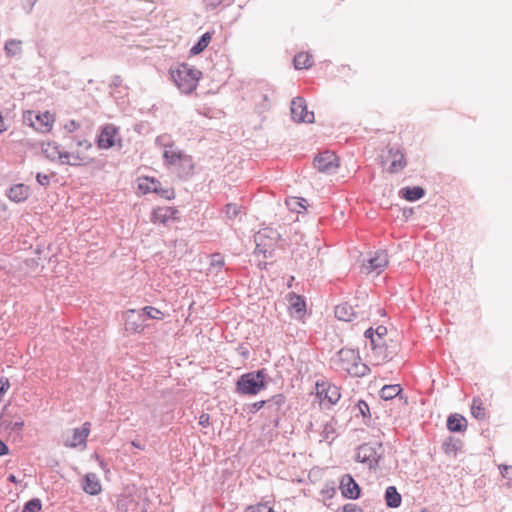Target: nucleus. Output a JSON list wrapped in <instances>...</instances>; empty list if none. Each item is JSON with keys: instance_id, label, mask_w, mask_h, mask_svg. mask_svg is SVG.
I'll return each instance as SVG.
<instances>
[{"instance_id": "obj_1", "label": "nucleus", "mask_w": 512, "mask_h": 512, "mask_svg": "<svg viewBox=\"0 0 512 512\" xmlns=\"http://www.w3.org/2000/svg\"><path fill=\"white\" fill-rule=\"evenodd\" d=\"M267 370L265 368L246 372L239 376L235 384V392L239 395L255 396L267 387Z\"/></svg>"}, {"instance_id": "obj_2", "label": "nucleus", "mask_w": 512, "mask_h": 512, "mask_svg": "<svg viewBox=\"0 0 512 512\" xmlns=\"http://www.w3.org/2000/svg\"><path fill=\"white\" fill-rule=\"evenodd\" d=\"M171 79L184 94L192 93L202 76V72L187 63H181L176 68L169 70Z\"/></svg>"}, {"instance_id": "obj_3", "label": "nucleus", "mask_w": 512, "mask_h": 512, "mask_svg": "<svg viewBox=\"0 0 512 512\" xmlns=\"http://www.w3.org/2000/svg\"><path fill=\"white\" fill-rule=\"evenodd\" d=\"M383 457V446L380 442L363 443L357 448L356 461L367 465L369 470H376Z\"/></svg>"}, {"instance_id": "obj_4", "label": "nucleus", "mask_w": 512, "mask_h": 512, "mask_svg": "<svg viewBox=\"0 0 512 512\" xmlns=\"http://www.w3.org/2000/svg\"><path fill=\"white\" fill-rule=\"evenodd\" d=\"M42 152L44 155L54 161L58 160L61 164L70 166H79L82 158L79 153L73 154L67 151L61 152L59 145L56 142H48L42 145Z\"/></svg>"}, {"instance_id": "obj_5", "label": "nucleus", "mask_w": 512, "mask_h": 512, "mask_svg": "<svg viewBox=\"0 0 512 512\" xmlns=\"http://www.w3.org/2000/svg\"><path fill=\"white\" fill-rule=\"evenodd\" d=\"M118 143L122 147V139L119 136V128L107 123L100 127L99 134L96 137V145L99 149L108 150Z\"/></svg>"}, {"instance_id": "obj_6", "label": "nucleus", "mask_w": 512, "mask_h": 512, "mask_svg": "<svg viewBox=\"0 0 512 512\" xmlns=\"http://www.w3.org/2000/svg\"><path fill=\"white\" fill-rule=\"evenodd\" d=\"M138 189L143 194L156 193L166 200H172L175 198L174 189L171 187H162L161 182L154 177L139 178Z\"/></svg>"}, {"instance_id": "obj_7", "label": "nucleus", "mask_w": 512, "mask_h": 512, "mask_svg": "<svg viewBox=\"0 0 512 512\" xmlns=\"http://www.w3.org/2000/svg\"><path fill=\"white\" fill-rule=\"evenodd\" d=\"M291 117L295 122L313 123L314 112L308 111L306 101L303 97L297 96L291 101Z\"/></svg>"}, {"instance_id": "obj_8", "label": "nucleus", "mask_w": 512, "mask_h": 512, "mask_svg": "<svg viewBox=\"0 0 512 512\" xmlns=\"http://www.w3.org/2000/svg\"><path fill=\"white\" fill-rule=\"evenodd\" d=\"M339 489L346 499L356 500L361 496V487L350 474L341 477Z\"/></svg>"}, {"instance_id": "obj_9", "label": "nucleus", "mask_w": 512, "mask_h": 512, "mask_svg": "<svg viewBox=\"0 0 512 512\" xmlns=\"http://www.w3.org/2000/svg\"><path fill=\"white\" fill-rule=\"evenodd\" d=\"M125 330L130 333H140L145 328V319L139 310L129 309L123 314Z\"/></svg>"}, {"instance_id": "obj_10", "label": "nucleus", "mask_w": 512, "mask_h": 512, "mask_svg": "<svg viewBox=\"0 0 512 512\" xmlns=\"http://www.w3.org/2000/svg\"><path fill=\"white\" fill-rule=\"evenodd\" d=\"M313 165L319 172L331 173L338 167L337 157L335 154L325 151L314 158Z\"/></svg>"}, {"instance_id": "obj_11", "label": "nucleus", "mask_w": 512, "mask_h": 512, "mask_svg": "<svg viewBox=\"0 0 512 512\" xmlns=\"http://www.w3.org/2000/svg\"><path fill=\"white\" fill-rule=\"evenodd\" d=\"M179 211L175 207H157L151 212L150 221L153 224L166 225L169 220L176 219Z\"/></svg>"}, {"instance_id": "obj_12", "label": "nucleus", "mask_w": 512, "mask_h": 512, "mask_svg": "<svg viewBox=\"0 0 512 512\" xmlns=\"http://www.w3.org/2000/svg\"><path fill=\"white\" fill-rule=\"evenodd\" d=\"M388 155L392 159L388 168L390 173L395 174L406 167L407 161L402 150L395 147H389Z\"/></svg>"}, {"instance_id": "obj_13", "label": "nucleus", "mask_w": 512, "mask_h": 512, "mask_svg": "<svg viewBox=\"0 0 512 512\" xmlns=\"http://www.w3.org/2000/svg\"><path fill=\"white\" fill-rule=\"evenodd\" d=\"M335 317L338 320L351 322L358 318L364 319V315L359 316V312L356 311L350 304L342 303L335 307Z\"/></svg>"}, {"instance_id": "obj_14", "label": "nucleus", "mask_w": 512, "mask_h": 512, "mask_svg": "<svg viewBox=\"0 0 512 512\" xmlns=\"http://www.w3.org/2000/svg\"><path fill=\"white\" fill-rule=\"evenodd\" d=\"M288 296L291 315L296 319H302L306 313L305 298L294 292L290 293Z\"/></svg>"}, {"instance_id": "obj_15", "label": "nucleus", "mask_w": 512, "mask_h": 512, "mask_svg": "<svg viewBox=\"0 0 512 512\" xmlns=\"http://www.w3.org/2000/svg\"><path fill=\"white\" fill-rule=\"evenodd\" d=\"M388 255L385 250L375 252V255L368 259L367 265H364L368 272H381L388 265Z\"/></svg>"}, {"instance_id": "obj_16", "label": "nucleus", "mask_w": 512, "mask_h": 512, "mask_svg": "<svg viewBox=\"0 0 512 512\" xmlns=\"http://www.w3.org/2000/svg\"><path fill=\"white\" fill-rule=\"evenodd\" d=\"M6 196L15 203L25 201L30 195V188L23 184L18 183L11 186L6 192Z\"/></svg>"}, {"instance_id": "obj_17", "label": "nucleus", "mask_w": 512, "mask_h": 512, "mask_svg": "<svg viewBox=\"0 0 512 512\" xmlns=\"http://www.w3.org/2000/svg\"><path fill=\"white\" fill-rule=\"evenodd\" d=\"M82 489L85 493L93 496L98 495L101 492L102 487L95 473H87L83 477Z\"/></svg>"}, {"instance_id": "obj_18", "label": "nucleus", "mask_w": 512, "mask_h": 512, "mask_svg": "<svg viewBox=\"0 0 512 512\" xmlns=\"http://www.w3.org/2000/svg\"><path fill=\"white\" fill-rule=\"evenodd\" d=\"M178 176L182 179L191 177L194 173V161L192 156L184 153L177 165Z\"/></svg>"}, {"instance_id": "obj_19", "label": "nucleus", "mask_w": 512, "mask_h": 512, "mask_svg": "<svg viewBox=\"0 0 512 512\" xmlns=\"http://www.w3.org/2000/svg\"><path fill=\"white\" fill-rule=\"evenodd\" d=\"M90 433V423L85 422L81 427L73 429L72 440L66 445L76 447L78 445H86V439Z\"/></svg>"}, {"instance_id": "obj_20", "label": "nucleus", "mask_w": 512, "mask_h": 512, "mask_svg": "<svg viewBox=\"0 0 512 512\" xmlns=\"http://www.w3.org/2000/svg\"><path fill=\"white\" fill-rule=\"evenodd\" d=\"M447 429L453 433H462L467 429V420L464 416L454 413L447 418Z\"/></svg>"}, {"instance_id": "obj_21", "label": "nucleus", "mask_w": 512, "mask_h": 512, "mask_svg": "<svg viewBox=\"0 0 512 512\" xmlns=\"http://www.w3.org/2000/svg\"><path fill=\"white\" fill-rule=\"evenodd\" d=\"M183 154L184 152L176 148L173 143L165 145V150L163 152L164 163L167 166L175 167Z\"/></svg>"}, {"instance_id": "obj_22", "label": "nucleus", "mask_w": 512, "mask_h": 512, "mask_svg": "<svg viewBox=\"0 0 512 512\" xmlns=\"http://www.w3.org/2000/svg\"><path fill=\"white\" fill-rule=\"evenodd\" d=\"M399 195L409 202H415L424 197L425 189L421 186H406L400 189Z\"/></svg>"}, {"instance_id": "obj_23", "label": "nucleus", "mask_w": 512, "mask_h": 512, "mask_svg": "<svg viewBox=\"0 0 512 512\" xmlns=\"http://www.w3.org/2000/svg\"><path fill=\"white\" fill-rule=\"evenodd\" d=\"M36 115H38V118H35L34 123L35 130L40 131L42 133L50 131L52 124L54 122L53 115L50 114L49 111H45L44 113L36 112Z\"/></svg>"}, {"instance_id": "obj_24", "label": "nucleus", "mask_w": 512, "mask_h": 512, "mask_svg": "<svg viewBox=\"0 0 512 512\" xmlns=\"http://www.w3.org/2000/svg\"><path fill=\"white\" fill-rule=\"evenodd\" d=\"M338 357L342 364V369L344 366L353 365L355 362H359L360 355L358 350L350 349V348H342L338 351Z\"/></svg>"}, {"instance_id": "obj_25", "label": "nucleus", "mask_w": 512, "mask_h": 512, "mask_svg": "<svg viewBox=\"0 0 512 512\" xmlns=\"http://www.w3.org/2000/svg\"><path fill=\"white\" fill-rule=\"evenodd\" d=\"M384 499L387 507L398 508L402 503V496L395 486H388L385 490Z\"/></svg>"}, {"instance_id": "obj_26", "label": "nucleus", "mask_w": 512, "mask_h": 512, "mask_svg": "<svg viewBox=\"0 0 512 512\" xmlns=\"http://www.w3.org/2000/svg\"><path fill=\"white\" fill-rule=\"evenodd\" d=\"M254 239H255V241H264V242L266 239H268L270 241V243H272L274 245L281 239V235L277 230L267 227V228H263V229L259 230L255 234Z\"/></svg>"}, {"instance_id": "obj_27", "label": "nucleus", "mask_w": 512, "mask_h": 512, "mask_svg": "<svg viewBox=\"0 0 512 512\" xmlns=\"http://www.w3.org/2000/svg\"><path fill=\"white\" fill-rule=\"evenodd\" d=\"M4 51L7 57H20L22 55V41L10 39L5 42Z\"/></svg>"}, {"instance_id": "obj_28", "label": "nucleus", "mask_w": 512, "mask_h": 512, "mask_svg": "<svg viewBox=\"0 0 512 512\" xmlns=\"http://www.w3.org/2000/svg\"><path fill=\"white\" fill-rule=\"evenodd\" d=\"M322 391H325V399L330 404H336L341 398L340 389L336 385L324 383V385H322Z\"/></svg>"}, {"instance_id": "obj_29", "label": "nucleus", "mask_w": 512, "mask_h": 512, "mask_svg": "<svg viewBox=\"0 0 512 512\" xmlns=\"http://www.w3.org/2000/svg\"><path fill=\"white\" fill-rule=\"evenodd\" d=\"M402 387L399 384L384 385L380 390V397L383 400H392L399 396L402 392Z\"/></svg>"}, {"instance_id": "obj_30", "label": "nucleus", "mask_w": 512, "mask_h": 512, "mask_svg": "<svg viewBox=\"0 0 512 512\" xmlns=\"http://www.w3.org/2000/svg\"><path fill=\"white\" fill-rule=\"evenodd\" d=\"M211 39H212L211 32L207 31L204 34H202L201 37L198 39V41L191 47L190 54L198 55L201 52H203L209 45Z\"/></svg>"}, {"instance_id": "obj_31", "label": "nucleus", "mask_w": 512, "mask_h": 512, "mask_svg": "<svg viewBox=\"0 0 512 512\" xmlns=\"http://www.w3.org/2000/svg\"><path fill=\"white\" fill-rule=\"evenodd\" d=\"M344 370L355 377H363L370 372V368L366 364L362 363L361 359L353 365L344 366Z\"/></svg>"}, {"instance_id": "obj_32", "label": "nucleus", "mask_w": 512, "mask_h": 512, "mask_svg": "<svg viewBox=\"0 0 512 512\" xmlns=\"http://www.w3.org/2000/svg\"><path fill=\"white\" fill-rule=\"evenodd\" d=\"M462 441L452 436L447 437L442 443V449L445 454H456L461 449Z\"/></svg>"}, {"instance_id": "obj_33", "label": "nucleus", "mask_w": 512, "mask_h": 512, "mask_svg": "<svg viewBox=\"0 0 512 512\" xmlns=\"http://www.w3.org/2000/svg\"><path fill=\"white\" fill-rule=\"evenodd\" d=\"M293 64L295 69H308L312 66L311 55L305 52H300L294 56Z\"/></svg>"}, {"instance_id": "obj_34", "label": "nucleus", "mask_w": 512, "mask_h": 512, "mask_svg": "<svg viewBox=\"0 0 512 512\" xmlns=\"http://www.w3.org/2000/svg\"><path fill=\"white\" fill-rule=\"evenodd\" d=\"M336 421L331 419L330 421L323 424V429L321 432V437L325 441H329L331 443L336 437Z\"/></svg>"}, {"instance_id": "obj_35", "label": "nucleus", "mask_w": 512, "mask_h": 512, "mask_svg": "<svg viewBox=\"0 0 512 512\" xmlns=\"http://www.w3.org/2000/svg\"><path fill=\"white\" fill-rule=\"evenodd\" d=\"M356 409L362 416L364 424L369 425L371 422V413L368 403L365 400H359L354 407V410Z\"/></svg>"}, {"instance_id": "obj_36", "label": "nucleus", "mask_w": 512, "mask_h": 512, "mask_svg": "<svg viewBox=\"0 0 512 512\" xmlns=\"http://www.w3.org/2000/svg\"><path fill=\"white\" fill-rule=\"evenodd\" d=\"M256 247L254 253L262 254L265 258H271L273 256V244L266 243L264 241H255Z\"/></svg>"}, {"instance_id": "obj_37", "label": "nucleus", "mask_w": 512, "mask_h": 512, "mask_svg": "<svg viewBox=\"0 0 512 512\" xmlns=\"http://www.w3.org/2000/svg\"><path fill=\"white\" fill-rule=\"evenodd\" d=\"M141 315L145 319H162L164 314L157 308L152 306H145L141 309H139Z\"/></svg>"}, {"instance_id": "obj_38", "label": "nucleus", "mask_w": 512, "mask_h": 512, "mask_svg": "<svg viewBox=\"0 0 512 512\" xmlns=\"http://www.w3.org/2000/svg\"><path fill=\"white\" fill-rule=\"evenodd\" d=\"M266 406L268 409H274L278 411L286 402V397L283 394H276L266 400Z\"/></svg>"}, {"instance_id": "obj_39", "label": "nucleus", "mask_w": 512, "mask_h": 512, "mask_svg": "<svg viewBox=\"0 0 512 512\" xmlns=\"http://www.w3.org/2000/svg\"><path fill=\"white\" fill-rule=\"evenodd\" d=\"M471 414L476 419H483L485 417V409L480 398H474L471 405Z\"/></svg>"}, {"instance_id": "obj_40", "label": "nucleus", "mask_w": 512, "mask_h": 512, "mask_svg": "<svg viewBox=\"0 0 512 512\" xmlns=\"http://www.w3.org/2000/svg\"><path fill=\"white\" fill-rule=\"evenodd\" d=\"M373 354L378 361H389L393 358L394 352L390 351L388 346L384 343L383 346L379 347Z\"/></svg>"}, {"instance_id": "obj_41", "label": "nucleus", "mask_w": 512, "mask_h": 512, "mask_svg": "<svg viewBox=\"0 0 512 512\" xmlns=\"http://www.w3.org/2000/svg\"><path fill=\"white\" fill-rule=\"evenodd\" d=\"M41 508V500L39 498H32L24 504L21 512H39Z\"/></svg>"}, {"instance_id": "obj_42", "label": "nucleus", "mask_w": 512, "mask_h": 512, "mask_svg": "<svg viewBox=\"0 0 512 512\" xmlns=\"http://www.w3.org/2000/svg\"><path fill=\"white\" fill-rule=\"evenodd\" d=\"M244 512H275L269 502L248 506Z\"/></svg>"}, {"instance_id": "obj_43", "label": "nucleus", "mask_w": 512, "mask_h": 512, "mask_svg": "<svg viewBox=\"0 0 512 512\" xmlns=\"http://www.w3.org/2000/svg\"><path fill=\"white\" fill-rule=\"evenodd\" d=\"M306 199L304 198H297V197H292L290 199H288L286 201V204L288 206V208L292 211H296V212H299L297 210V207H300L302 209H306V206H305V203H306Z\"/></svg>"}, {"instance_id": "obj_44", "label": "nucleus", "mask_w": 512, "mask_h": 512, "mask_svg": "<svg viewBox=\"0 0 512 512\" xmlns=\"http://www.w3.org/2000/svg\"><path fill=\"white\" fill-rule=\"evenodd\" d=\"M6 411V406H4L2 408V417L4 416V412ZM23 421H16V422H12V421H8L6 419H3L2 418V428H5V429H11V430H20L23 426Z\"/></svg>"}, {"instance_id": "obj_45", "label": "nucleus", "mask_w": 512, "mask_h": 512, "mask_svg": "<svg viewBox=\"0 0 512 512\" xmlns=\"http://www.w3.org/2000/svg\"><path fill=\"white\" fill-rule=\"evenodd\" d=\"M225 212H226V216L229 219H234V218H236L239 215L240 207L238 205H236V204L229 203L225 207Z\"/></svg>"}, {"instance_id": "obj_46", "label": "nucleus", "mask_w": 512, "mask_h": 512, "mask_svg": "<svg viewBox=\"0 0 512 512\" xmlns=\"http://www.w3.org/2000/svg\"><path fill=\"white\" fill-rule=\"evenodd\" d=\"M39 116L36 115V112L34 111H26L23 115L24 123H26L28 126H31L35 129V118H38Z\"/></svg>"}, {"instance_id": "obj_47", "label": "nucleus", "mask_w": 512, "mask_h": 512, "mask_svg": "<svg viewBox=\"0 0 512 512\" xmlns=\"http://www.w3.org/2000/svg\"><path fill=\"white\" fill-rule=\"evenodd\" d=\"M266 400H260V401H257V402H254L252 403L250 406H249V412L252 413V414H255L257 413L259 410H261L264 406H266Z\"/></svg>"}, {"instance_id": "obj_48", "label": "nucleus", "mask_w": 512, "mask_h": 512, "mask_svg": "<svg viewBox=\"0 0 512 512\" xmlns=\"http://www.w3.org/2000/svg\"><path fill=\"white\" fill-rule=\"evenodd\" d=\"M500 473L504 478L512 480V466L502 464L499 466Z\"/></svg>"}, {"instance_id": "obj_49", "label": "nucleus", "mask_w": 512, "mask_h": 512, "mask_svg": "<svg viewBox=\"0 0 512 512\" xmlns=\"http://www.w3.org/2000/svg\"><path fill=\"white\" fill-rule=\"evenodd\" d=\"M36 180L41 186L44 187L48 186L50 183V177L40 172L36 174Z\"/></svg>"}, {"instance_id": "obj_50", "label": "nucleus", "mask_w": 512, "mask_h": 512, "mask_svg": "<svg viewBox=\"0 0 512 512\" xmlns=\"http://www.w3.org/2000/svg\"><path fill=\"white\" fill-rule=\"evenodd\" d=\"M384 343V339L375 336L374 339L370 341L372 351L375 352L379 347L383 346Z\"/></svg>"}, {"instance_id": "obj_51", "label": "nucleus", "mask_w": 512, "mask_h": 512, "mask_svg": "<svg viewBox=\"0 0 512 512\" xmlns=\"http://www.w3.org/2000/svg\"><path fill=\"white\" fill-rule=\"evenodd\" d=\"M10 503L6 504L2 512H17L19 510V504L14 499H10Z\"/></svg>"}, {"instance_id": "obj_52", "label": "nucleus", "mask_w": 512, "mask_h": 512, "mask_svg": "<svg viewBox=\"0 0 512 512\" xmlns=\"http://www.w3.org/2000/svg\"><path fill=\"white\" fill-rule=\"evenodd\" d=\"M342 512H362V509L353 503H347L342 507Z\"/></svg>"}, {"instance_id": "obj_53", "label": "nucleus", "mask_w": 512, "mask_h": 512, "mask_svg": "<svg viewBox=\"0 0 512 512\" xmlns=\"http://www.w3.org/2000/svg\"><path fill=\"white\" fill-rule=\"evenodd\" d=\"M38 0H22V7L29 14Z\"/></svg>"}, {"instance_id": "obj_54", "label": "nucleus", "mask_w": 512, "mask_h": 512, "mask_svg": "<svg viewBox=\"0 0 512 512\" xmlns=\"http://www.w3.org/2000/svg\"><path fill=\"white\" fill-rule=\"evenodd\" d=\"M211 265L214 266V267H219V268H221L224 265V260H223V258L221 257L220 254H213L212 255Z\"/></svg>"}, {"instance_id": "obj_55", "label": "nucleus", "mask_w": 512, "mask_h": 512, "mask_svg": "<svg viewBox=\"0 0 512 512\" xmlns=\"http://www.w3.org/2000/svg\"><path fill=\"white\" fill-rule=\"evenodd\" d=\"M199 425L205 428L208 427L210 425V415L202 413L199 417Z\"/></svg>"}, {"instance_id": "obj_56", "label": "nucleus", "mask_w": 512, "mask_h": 512, "mask_svg": "<svg viewBox=\"0 0 512 512\" xmlns=\"http://www.w3.org/2000/svg\"><path fill=\"white\" fill-rule=\"evenodd\" d=\"M374 330H375V336L381 337L382 339H384V336L387 334V328L382 325L378 326Z\"/></svg>"}, {"instance_id": "obj_57", "label": "nucleus", "mask_w": 512, "mask_h": 512, "mask_svg": "<svg viewBox=\"0 0 512 512\" xmlns=\"http://www.w3.org/2000/svg\"><path fill=\"white\" fill-rule=\"evenodd\" d=\"M336 492V489L335 487L331 486V487H326L322 490V494L325 495L326 497L328 498H332L333 495L335 494Z\"/></svg>"}, {"instance_id": "obj_58", "label": "nucleus", "mask_w": 512, "mask_h": 512, "mask_svg": "<svg viewBox=\"0 0 512 512\" xmlns=\"http://www.w3.org/2000/svg\"><path fill=\"white\" fill-rule=\"evenodd\" d=\"M364 337H365L367 340H369V342H370V341H371L372 339H374V337H375V330H374L372 327L368 328V329L364 332Z\"/></svg>"}, {"instance_id": "obj_59", "label": "nucleus", "mask_w": 512, "mask_h": 512, "mask_svg": "<svg viewBox=\"0 0 512 512\" xmlns=\"http://www.w3.org/2000/svg\"><path fill=\"white\" fill-rule=\"evenodd\" d=\"M80 127L79 123H77L75 120H71L69 124L66 125V129H68L69 132H73L74 130L78 129Z\"/></svg>"}, {"instance_id": "obj_60", "label": "nucleus", "mask_w": 512, "mask_h": 512, "mask_svg": "<svg viewBox=\"0 0 512 512\" xmlns=\"http://www.w3.org/2000/svg\"><path fill=\"white\" fill-rule=\"evenodd\" d=\"M324 383L325 382H322V383L317 382L316 383L317 394L319 395L320 398H323V399H325V391H322V385H324Z\"/></svg>"}, {"instance_id": "obj_61", "label": "nucleus", "mask_w": 512, "mask_h": 512, "mask_svg": "<svg viewBox=\"0 0 512 512\" xmlns=\"http://www.w3.org/2000/svg\"><path fill=\"white\" fill-rule=\"evenodd\" d=\"M10 387L9 380L2 377V395H4L7 389Z\"/></svg>"}, {"instance_id": "obj_62", "label": "nucleus", "mask_w": 512, "mask_h": 512, "mask_svg": "<svg viewBox=\"0 0 512 512\" xmlns=\"http://www.w3.org/2000/svg\"><path fill=\"white\" fill-rule=\"evenodd\" d=\"M77 146H79V147L84 146L86 149H89V148H91L92 145L88 140L84 139V140H78Z\"/></svg>"}, {"instance_id": "obj_63", "label": "nucleus", "mask_w": 512, "mask_h": 512, "mask_svg": "<svg viewBox=\"0 0 512 512\" xmlns=\"http://www.w3.org/2000/svg\"><path fill=\"white\" fill-rule=\"evenodd\" d=\"M238 351H239V353H240V355H241V356H243V357H245V358H248V356H249V351H248V349H247L246 347H244V346H242V345H241V346H239Z\"/></svg>"}, {"instance_id": "obj_64", "label": "nucleus", "mask_w": 512, "mask_h": 512, "mask_svg": "<svg viewBox=\"0 0 512 512\" xmlns=\"http://www.w3.org/2000/svg\"><path fill=\"white\" fill-rule=\"evenodd\" d=\"M413 215V208H404L403 209V216L408 219L410 216Z\"/></svg>"}]
</instances>
